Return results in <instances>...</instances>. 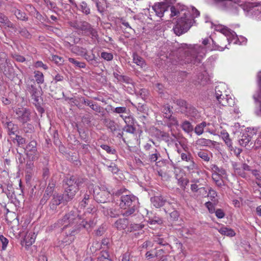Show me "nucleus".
Returning a JSON list of instances; mask_svg holds the SVG:
<instances>
[{
  "label": "nucleus",
  "instance_id": "nucleus-1",
  "mask_svg": "<svg viewBox=\"0 0 261 261\" xmlns=\"http://www.w3.org/2000/svg\"><path fill=\"white\" fill-rule=\"evenodd\" d=\"M59 222L63 226L62 229L66 234L64 238L59 241V246L62 248L72 243L74 239V234L79 229L83 227L88 229L95 225L93 221L88 223L82 218L77 210L66 214Z\"/></svg>",
  "mask_w": 261,
  "mask_h": 261
},
{
  "label": "nucleus",
  "instance_id": "nucleus-2",
  "mask_svg": "<svg viewBox=\"0 0 261 261\" xmlns=\"http://www.w3.org/2000/svg\"><path fill=\"white\" fill-rule=\"evenodd\" d=\"M170 10L171 17L180 16L173 29L174 33L178 36L187 32L194 22V18L200 15L199 12L195 8H187L180 5L171 7Z\"/></svg>",
  "mask_w": 261,
  "mask_h": 261
},
{
  "label": "nucleus",
  "instance_id": "nucleus-3",
  "mask_svg": "<svg viewBox=\"0 0 261 261\" xmlns=\"http://www.w3.org/2000/svg\"><path fill=\"white\" fill-rule=\"evenodd\" d=\"M211 38H205L202 42V45H189L188 49L190 52V55L187 57L186 62L187 63H192L193 64L199 63L201 60L205 57L207 51L213 50H218L223 51L225 48H227L226 45H215L211 47L210 40Z\"/></svg>",
  "mask_w": 261,
  "mask_h": 261
},
{
  "label": "nucleus",
  "instance_id": "nucleus-4",
  "mask_svg": "<svg viewBox=\"0 0 261 261\" xmlns=\"http://www.w3.org/2000/svg\"><path fill=\"white\" fill-rule=\"evenodd\" d=\"M138 198L133 195H123L120 197L119 206L123 216L127 217L133 214L137 208Z\"/></svg>",
  "mask_w": 261,
  "mask_h": 261
},
{
  "label": "nucleus",
  "instance_id": "nucleus-5",
  "mask_svg": "<svg viewBox=\"0 0 261 261\" xmlns=\"http://www.w3.org/2000/svg\"><path fill=\"white\" fill-rule=\"evenodd\" d=\"M225 87L224 84H221L216 87L215 95L217 104L220 106H231L234 105V101L230 96L225 93Z\"/></svg>",
  "mask_w": 261,
  "mask_h": 261
},
{
  "label": "nucleus",
  "instance_id": "nucleus-6",
  "mask_svg": "<svg viewBox=\"0 0 261 261\" xmlns=\"http://www.w3.org/2000/svg\"><path fill=\"white\" fill-rule=\"evenodd\" d=\"M79 190V183L75 178L71 177L67 179L65 188L64 197L66 201L71 200Z\"/></svg>",
  "mask_w": 261,
  "mask_h": 261
},
{
  "label": "nucleus",
  "instance_id": "nucleus-7",
  "mask_svg": "<svg viewBox=\"0 0 261 261\" xmlns=\"http://www.w3.org/2000/svg\"><path fill=\"white\" fill-rule=\"evenodd\" d=\"M14 111L16 117L20 122L25 123L30 121L31 112L29 109L20 107L16 108Z\"/></svg>",
  "mask_w": 261,
  "mask_h": 261
},
{
  "label": "nucleus",
  "instance_id": "nucleus-8",
  "mask_svg": "<svg viewBox=\"0 0 261 261\" xmlns=\"http://www.w3.org/2000/svg\"><path fill=\"white\" fill-rule=\"evenodd\" d=\"M212 28L215 31L220 32L223 34L229 44L230 42L231 36L233 37L234 39L237 38V35L234 32L231 31L222 25L212 24Z\"/></svg>",
  "mask_w": 261,
  "mask_h": 261
},
{
  "label": "nucleus",
  "instance_id": "nucleus-9",
  "mask_svg": "<svg viewBox=\"0 0 261 261\" xmlns=\"http://www.w3.org/2000/svg\"><path fill=\"white\" fill-rule=\"evenodd\" d=\"M36 142L32 141L26 146L25 151L27 155L31 160H35L38 158L39 154L36 148Z\"/></svg>",
  "mask_w": 261,
  "mask_h": 261
},
{
  "label": "nucleus",
  "instance_id": "nucleus-10",
  "mask_svg": "<svg viewBox=\"0 0 261 261\" xmlns=\"http://www.w3.org/2000/svg\"><path fill=\"white\" fill-rule=\"evenodd\" d=\"M94 197L95 200L100 203H105L110 197V193L107 190H100L98 187L93 190Z\"/></svg>",
  "mask_w": 261,
  "mask_h": 261
},
{
  "label": "nucleus",
  "instance_id": "nucleus-11",
  "mask_svg": "<svg viewBox=\"0 0 261 261\" xmlns=\"http://www.w3.org/2000/svg\"><path fill=\"white\" fill-rule=\"evenodd\" d=\"M208 132L211 134L216 135L220 133V135L223 140L225 142L226 145L229 147L230 150L232 149V143L231 140L229 138V134L225 130H222L220 132L219 130H210Z\"/></svg>",
  "mask_w": 261,
  "mask_h": 261
},
{
  "label": "nucleus",
  "instance_id": "nucleus-12",
  "mask_svg": "<svg viewBox=\"0 0 261 261\" xmlns=\"http://www.w3.org/2000/svg\"><path fill=\"white\" fill-rule=\"evenodd\" d=\"M36 237V235L34 232H28L21 242V245L24 246L25 248L28 249L35 242Z\"/></svg>",
  "mask_w": 261,
  "mask_h": 261
},
{
  "label": "nucleus",
  "instance_id": "nucleus-13",
  "mask_svg": "<svg viewBox=\"0 0 261 261\" xmlns=\"http://www.w3.org/2000/svg\"><path fill=\"white\" fill-rule=\"evenodd\" d=\"M152 9L158 16L162 17L167 10V4L165 3H156L152 6Z\"/></svg>",
  "mask_w": 261,
  "mask_h": 261
},
{
  "label": "nucleus",
  "instance_id": "nucleus-14",
  "mask_svg": "<svg viewBox=\"0 0 261 261\" xmlns=\"http://www.w3.org/2000/svg\"><path fill=\"white\" fill-rule=\"evenodd\" d=\"M180 157L182 161L190 163V165L186 167L188 170L191 171L196 168L197 166L193 160V158L190 152L181 153Z\"/></svg>",
  "mask_w": 261,
  "mask_h": 261
},
{
  "label": "nucleus",
  "instance_id": "nucleus-15",
  "mask_svg": "<svg viewBox=\"0 0 261 261\" xmlns=\"http://www.w3.org/2000/svg\"><path fill=\"white\" fill-rule=\"evenodd\" d=\"M217 230L222 235L226 236L227 237H232L236 235V233L232 229L228 228L224 226H222L221 227L217 228Z\"/></svg>",
  "mask_w": 261,
  "mask_h": 261
},
{
  "label": "nucleus",
  "instance_id": "nucleus-16",
  "mask_svg": "<svg viewBox=\"0 0 261 261\" xmlns=\"http://www.w3.org/2000/svg\"><path fill=\"white\" fill-rule=\"evenodd\" d=\"M151 201L155 207H160L163 206L166 200L162 196H155L151 198Z\"/></svg>",
  "mask_w": 261,
  "mask_h": 261
},
{
  "label": "nucleus",
  "instance_id": "nucleus-17",
  "mask_svg": "<svg viewBox=\"0 0 261 261\" xmlns=\"http://www.w3.org/2000/svg\"><path fill=\"white\" fill-rule=\"evenodd\" d=\"M128 221L126 219H119L115 223V227L117 229L121 230L125 229L128 226Z\"/></svg>",
  "mask_w": 261,
  "mask_h": 261
},
{
  "label": "nucleus",
  "instance_id": "nucleus-18",
  "mask_svg": "<svg viewBox=\"0 0 261 261\" xmlns=\"http://www.w3.org/2000/svg\"><path fill=\"white\" fill-rule=\"evenodd\" d=\"M133 62L141 68H145L146 66L144 60L135 53L133 54Z\"/></svg>",
  "mask_w": 261,
  "mask_h": 261
},
{
  "label": "nucleus",
  "instance_id": "nucleus-19",
  "mask_svg": "<svg viewBox=\"0 0 261 261\" xmlns=\"http://www.w3.org/2000/svg\"><path fill=\"white\" fill-rule=\"evenodd\" d=\"M70 50L72 53L76 55L80 56L82 57L84 56V55H85L86 49L82 47H80L78 46H71Z\"/></svg>",
  "mask_w": 261,
  "mask_h": 261
},
{
  "label": "nucleus",
  "instance_id": "nucleus-20",
  "mask_svg": "<svg viewBox=\"0 0 261 261\" xmlns=\"http://www.w3.org/2000/svg\"><path fill=\"white\" fill-rule=\"evenodd\" d=\"M212 170L213 174H216L221 176H226L225 170L221 168H219L217 165H213L212 166Z\"/></svg>",
  "mask_w": 261,
  "mask_h": 261
},
{
  "label": "nucleus",
  "instance_id": "nucleus-21",
  "mask_svg": "<svg viewBox=\"0 0 261 261\" xmlns=\"http://www.w3.org/2000/svg\"><path fill=\"white\" fill-rule=\"evenodd\" d=\"M198 156L204 161L208 162L210 160L211 153L207 150H200L197 153Z\"/></svg>",
  "mask_w": 261,
  "mask_h": 261
},
{
  "label": "nucleus",
  "instance_id": "nucleus-22",
  "mask_svg": "<svg viewBox=\"0 0 261 261\" xmlns=\"http://www.w3.org/2000/svg\"><path fill=\"white\" fill-rule=\"evenodd\" d=\"M225 177V176H220L219 175L212 173V178L213 180L215 182L216 184L219 187H221L223 185V181L222 179Z\"/></svg>",
  "mask_w": 261,
  "mask_h": 261
},
{
  "label": "nucleus",
  "instance_id": "nucleus-23",
  "mask_svg": "<svg viewBox=\"0 0 261 261\" xmlns=\"http://www.w3.org/2000/svg\"><path fill=\"white\" fill-rule=\"evenodd\" d=\"M211 140L204 138L198 139L195 142L196 144L199 146H208L211 143Z\"/></svg>",
  "mask_w": 261,
  "mask_h": 261
},
{
  "label": "nucleus",
  "instance_id": "nucleus-24",
  "mask_svg": "<svg viewBox=\"0 0 261 261\" xmlns=\"http://www.w3.org/2000/svg\"><path fill=\"white\" fill-rule=\"evenodd\" d=\"M233 167L234 170V172L236 174L243 177H246V174L240 165H238L235 163L233 164Z\"/></svg>",
  "mask_w": 261,
  "mask_h": 261
},
{
  "label": "nucleus",
  "instance_id": "nucleus-25",
  "mask_svg": "<svg viewBox=\"0 0 261 261\" xmlns=\"http://www.w3.org/2000/svg\"><path fill=\"white\" fill-rule=\"evenodd\" d=\"M181 127L185 132L188 133L192 132L193 129V126L192 125L191 123L188 121H185L182 123Z\"/></svg>",
  "mask_w": 261,
  "mask_h": 261
},
{
  "label": "nucleus",
  "instance_id": "nucleus-26",
  "mask_svg": "<svg viewBox=\"0 0 261 261\" xmlns=\"http://www.w3.org/2000/svg\"><path fill=\"white\" fill-rule=\"evenodd\" d=\"M206 126V123L203 122L197 125L195 128V133L197 135H200L203 133L204 128Z\"/></svg>",
  "mask_w": 261,
  "mask_h": 261
},
{
  "label": "nucleus",
  "instance_id": "nucleus-27",
  "mask_svg": "<svg viewBox=\"0 0 261 261\" xmlns=\"http://www.w3.org/2000/svg\"><path fill=\"white\" fill-rule=\"evenodd\" d=\"M68 61L75 67L82 68H85L86 67V64L84 62L78 61L72 58H69Z\"/></svg>",
  "mask_w": 261,
  "mask_h": 261
},
{
  "label": "nucleus",
  "instance_id": "nucleus-28",
  "mask_svg": "<svg viewBox=\"0 0 261 261\" xmlns=\"http://www.w3.org/2000/svg\"><path fill=\"white\" fill-rule=\"evenodd\" d=\"M247 39L242 37L240 36L239 38L237 36V38H236V39H234V38L232 36H231V40L230 43L231 42H233L234 44H245L246 42Z\"/></svg>",
  "mask_w": 261,
  "mask_h": 261
},
{
  "label": "nucleus",
  "instance_id": "nucleus-29",
  "mask_svg": "<svg viewBox=\"0 0 261 261\" xmlns=\"http://www.w3.org/2000/svg\"><path fill=\"white\" fill-rule=\"evenodd\" d=\"M163 116L165 118H170L172 116V111L169 106H164L162 109Z\"/></svg>",
  "mask_w": 261,
  "mask_h": 261
},
{
  "label": "nucleus",
  "instance_id": "nucleus-30",
  "mask_svg": "<svg viewBox=\"0 0 261 261\" xmlns=\"http://www.w3.org/2000/svg\"><path fill=\"white\" fill-rule=\"evenodd\" d=\"M0 22L2 23L4 26L8 27H12V24L9 21L7 17L4 14L0 13Z\"/></svg>",
  "mask_w": 261,
  "mask_h": 261
},
{
  "label": "nucleus",
  "instance_id": "nucleus-31",
  "mask_svg": "<svg viewBox=\"0 0 261 261\" xmlns=\"http://www.w3.org/2000/svg\"><path fill=\"white\" fill-rule=\"evenodd\" d=\"M35 77L37 83L42 84L44 82V76L42 72L38 71H35Z\"/></svg>",
  "mask_w": 261,
  "mask_h": 261
},
{
  "label": "nucleus",
  "instance_id": "nucleus-32",
  "mask_svg": "<svg viewBox=\"0 0 261 261\" xmlns=\"http://www.w3.org/2000/svg\"><path fill=\"white\" fill-rule=\"evenodd\" d=\"M109 254L106 251L101 252L100 255L98 256L97 261H109Z\"/></svg>",
  "mask_w": 261,
  "mask_h": 261
},
{
  "label": "nucleus",
  "instance_id": "nucleus-33",
  "mask_svg": "<svg viewBox=\"0 0 261 261\" xmlns=\"http://www.w3.org/2000/svg\"><path fill=\"white\" fill-rule=\"evenodd\" d=\"M147 222L150 225H155L156 224H161L162 223V219L156 216L152 218H149Z\"/></svg>",
  "mask_w": 261,
  "mask_h": 261
},
{
  "label": "nucleus",
  "instance_id": "nucleus-34",
  "mask_svg": "<svg viewBox=\"0 0 261 261\" xmlns=\"http://www.w3.org/2000/svg\"><path fill=\"white\" fill-rule=\"evenodd\" d=\"M79 9L85 14H88L90 13V9L88 7L87 4L84 2H82L80 5Z\"/></svg>",
  "mask_w": 261,
  "mask_h": 261
},
{
  "label": "nucleus",
  "instance_id": "nucleus-35",
  "mask_svg": "<svg viewBox=\"0 0 261 261\" xmlns=\"http://www.w3.org/2000/svg\"><path fill=\"white\" fill-rule=\"evenodd\" d=\"M90 195L89 194H85L83 199L80 202V206L81 207H85L89 202Z\"/></svg>",
  "mask_w": 261,
  "mask_h": 261
},
{
  "label": "nucleus",
  "instance_id": "nucleus-36",
  "mask_svg": "<svg viewBox=\"0 0 261 261\" xmlns=\"http://www.w3.org/2000/svg\"><path fill=\"white\" fill-rule=\"evenodd\" d=\"M63 199V198L61 195H54L52 200V203L54 205H58L61 203Z\"/></svg>",
  "mask_w": 261,
  "mask_h": 261
},
{
  "label": "nucleus",
  "instance_id": "nucleus-37",
  "mask_svg": "<svg viewBox=\"0 0 261 261\" xmlns=\"http://www.w3.org/2000/svg\"><path fill=\"white\" fill-rule=\"evenodd\" d=\"M84 103L89 106L92 110L95 111L96 112H100V107L97 106V105L93 103V102L88 100L87 101L85 100Z\"/></svg>",
  "mask_w": 261,
  "mask_h": 261
},
{
  "label": "nucleus",
  "instance_id": "nucleus-38",
  "mask_svg": "<svg viewBox=\"0 0 261 261\" xmlns=\"http://www.w3.org/2000/svg\"><path fill=\"white\" fill-rule=\"evenodd\" d=\"M15 14L17 18L20 20H24L27 19L25 14L19 10H16Z\"/></svg>",
  "mask_w": 261,
  "mask_h": 261
},
{
  "label": "nucleus",
  "instance_id": "nucleus-39",
  "mask_svg": "<svg viewBox=\"0 0 261 261\" xmlns=\"http://www.w3.org/2000/svg\"><path fill=\"white\" fill-rule=\"evenodd\" d=\"M0 242L2 244L3 250H5L9 243L8 240L3 235H0Z\"/></svg>",
  "mask_w": 261,
  "mask_h": 261
},
{
  "label": "nucleus",
  "instance_id": "nucleus-40",
  "mask_svg": "<svg viewBox=\"0 0 261 261\" xmlns=\"http://www.w3.org/2000/svg\"><path fill=\"white\" fill-rule=\"evenodd\" d=\"M189 181L186 178H180L178 180V184L183 189H185Z\"/></svg>",
  "mask_w": 261,
  "mask_h": 261
},
{
  "label": "nucleus",
  "instance_id": "nucleus-41",
  "mask_svg": "<svg viewBox=\"0 0 261 261\" xmlns=\"http://www.w3.org/2000/svg\"><path fill=\"white\" fill-rule=\"evenodd\" d=\"M101 57L107 61H111L113 58V56L111 53L107 52H102L101 54Z\"/></svg>",
  "mask_w": 261,
  "mask_h": 261
},
{
  "label": "nucleus",
  "instance_id": "nucleus-42",
  "mask_svg": "<svg viewBox=\"0 0 261 261\" xmlns=\"http://www.w3.org/2000/svg\"><path fill=\"white\" fill-rule=\"evenodd\" d=\"M168 122H167L169 126L171 127L172 126H176L178 125V121L176 118L173 117H171L170 118H167Z\"/></svg>",
  "mask_w": 261,
  "mask_h": 261
},
{
  "label": "nucleus",
  "instance_id": "nucleus-43",
  "mask_svg": "<svg viewBox=\"0 0 261 261\" xmlns=\"http://www.w3.org/2000/svg\"><path fill=\"white\" fill-rule=\"evenodd\" d=\"M120 117L124 120L126 125H130L133 123V118L130 116H126L123 115H121Z\"/></svg>",
  "mask_w": 261,
  "mask_h": 261
},
{
  "label": "nucleus",
  "instance_id": "nucleus-44",
  "mask_svg": "<svg viewBox=\"0 0 261 261\" xmlns=\"http://www.w3.org/2000/svg\"><path fill=\"white\" fill-rule=\"evenodd\" d=\"M85 59L88 62H92L95 59V56L94 54L92 53L90 55H88L87 54V50H86L85 55L83 56Z\"/></svg>",
  "mask_w": 261,
  "mask_h": 261
},
{
  "label": "nucleus",
  "instance_id": "nucleus-45",
  "mask_svg": "<svg viewBox=\"0 0 261 261\" xmlns=\"http://www.w3.org/2000/svg\"><path fill=\"white\" fill-rule=\"evenodd\" d=\"M101 147L103 150H106L108 153L115 154V153L116 152V150L114 149L111 148L109 146L107 145H101Z\"/></svg>",
  "mask_w": 261,
  "mask_h": 261
},
{
  "label": "nucleus",
  "instance_id": "nucleus-46",
  "mask_svg": "<svg viewBox=\"0 0 261 261\" xmlns=\"http://www.w3.org/2000/svg\"><path fill=\"white\" fill-rule=\"evenodd\" d=\"M250 139L246 136L240 139L239 142L240 145L242 146H246L249 142Z\"/></svg>",
  "mask_w": 261,
  "mask_h": 261
},
{
  "label": "nucleus",
  "instance_id": "nucleus-47",
  "mask_svg": "<svg viewBox=\"0 0 261 261\" xmlns=\"http://www.w3.org/2000/svg\"><path fill=\"white\" fill-rule=\"evenodd\" d=\"M108 169L109 171L113 173H116L118 171V168L113 163H111V164L108 166Z\"/></svg>",
  "mask_w": 261,
  "mask_h": 261
},
{
  "label": "nucleus",
  "instance_id": "nucleus-48",
  "mask_svg": "<svg viewBox=\"0 0 261 261\" xmlns=\"http://www.w3.org/2000/svg\"><path fill=\"white\" fill-rule=\"evenodd\" d=\"M108 127L112 132H115L117 130V126L113 121H110L107 124Z\"/></svg>",
  "mask_w": 261,
  "mask_h": 261
},
{
  "label": "nucleus",
  "instance_id": "nucleus-49",
  "mask_svg": "<svg viewBox=\"0 0 261 261\" xmlns=\"http://www.w3.org/2000/svg\"><path fill=\"white\" fill-rule=\"evenodd\" d=\"M160 156V154L155 150V152L149 156V160L151 162H155Z\"/></svg>",
  "mask_w": 261,
  "mask_h": 261
},
{
  "label": "nucleus",
  "instance_id": "nucleus-50",
  "mask_svg": "<svg viewBox=\"0 0 261 261\" xmlns=\"http://www.w3.org/2000/svg\"><path fill=\"white\" fill-rule=\"evenodd\" d=\"M126 111H127L126 108L124 107H117L114 110V112L118 113V114L126 113Z\"/></svg>",
  "mask_w": 261,
  "mask_h": 261
},
{
  "label": "nucleus",
  "instance_id": "nucleus-51",
  "mask_svg": "<svg viewBox=\"0 0 261 261\" xmlns=\"http://www.w3.org/2000/svg\"><path fill=\"white\" fill-rule=\"evenodd\" d=\"M124 130L127 133L133 134L135 130V128L132 126V124L130 125H126V126L124 127Z\"/></svg>",
  "mask_w": 261,
  "mask_h": 261
},
{
  "label": "nucleus",
  "instance_id": "nucleus-52",
  "mask_svg": "<svg viewBox=\"0 0 261 261\" xmlns=\"http://www.w3.org/2000/svg\"><path fill=\"white\" fill-rule=\"evenodd\" d=\"M53 61H55V62L57 64H61L63 62V60L62 58L60 57L57 55H53L52 56Z\"/></svg>",
  "mask_w": 261,
  "mask_h": 261
},
{
  "label": "nucleus",
  "instance_id": "nucleus-53",
  "mask_svg": "<svg viewBox=\"0 0 261 261\" xmlns=\"http://www.w3.org/2000/svg\"><path fill=\"white\" fill-rule=\"evenodd\" d=\"M205 206L207 208L208 211L211 213L215 212V208L213 204L211 202H207L205 203Z\"/></svg>",
  "mask_w": 261,
  "mask_h": 261
},
{
  "label": "nucleus",
  "instance_id": "nucleus-54",
  "mask_svg": "<svg viewBox=\"0 0 261 261\" xmlns=\"http://www.w3.org/2000/svg\"><path fill=\"white\" fill-rule=\"evenodd\" d=\"M216 217L219 219L223 218L225 216V213L221 209H217L215 212Z\"/></svg>",
  "mask_w": 261,
  "mask_h": 261
},
{
  "label": "nucleus",
  "instance_id": "nucleus-55",
  "mask_svg": "<svg viewBox=\"0 0 261 261\" xmlns=\"http://www.w3.org/2000/svg\"><path fill=\"white\" fill-rule=\"evenodd\" d=\"M207 196L210 197L212 200H213V199L215 198V197L217 196L216 192L214 190L210 189L209 190Z\"/></svg>",
  "mask_w": 261,
  "mask_h": 261
},
{
  "label": "nucleus",
  "instance_id": "nucleus-56",
  "mask_svg": "<svg viewBox=\"0 0 261 261\" xmlns=\"http://www.w3.org/2000/svg\"><path fill=\"white\" fill-rule=\"evenodd\" d=\"M252 173L255 177L256 179L261 181V174L258 171L256 170H252Z\"/></svg>",
  "mask_w": 261,
  "mask_h": 261
},
{
  "label": "nucleus",
  "instance_id": "nucleus-57",
  "mask_svg": "<svg viewBox=\"0 0 261 261\" xmlns=\"http://www.w3.org/2000/svg\"><path fill=\"white\" fill-rule=\"evenodd\" d=\"M55 186V184L54 182H50L47 187L46 192L50 194L51 193Z\"/></svg>",
  "mask_w": 261,
  "mask_h": 261
},
{
  "label": "nucleus",
  "instance_id": "nucleus-58",
  "mask_svg": "<svg viewBox=\"0 0 261 261\" xmlns=\"http://www.w3.org/2000/svg\"><path fill=\"white\" fill-rule=\"evenodd\" d=\"M89 31L93 38H97L98 37L96 30L93 28H90Z\"/></svg>",
  "mask_w": 261,
  "mask_h": 261
},
{
  "label": "nucleus",
  "instance_id": "nucleus-59",
  "mask_svg": "<svg viewBox=\"0 0 261 261\" xmlns=\"http://www.w3.org/2000/svg\"><path fill=\"white\" fill-rule=\"evenodd\" d=\"M35 66L36 67H43L44 69H47V66L44 64L41 61L36 62L35 63Z\"/></svg>",
  "mask_w": 261,
  "mask_h": 261
},
{
  "label": "nucleus",
  "instance_id": "nucleus-60",
  "mask_svg": "<svg viewBox=\"0 0 261 261\" xmlns=\"http://www.w3.org/2000/svg\"><path fill=\"white\" fill-rule=\"evenodd\" d=\"M14 58L17 61L23 62L25 61V58L21 56L16 55L14 56Z\"/></svg>",
  "mask_w": 261,
  "mask_h": 261
},
{
  "label": "nucleus",
  "instance_id": "nucleus-61",
  "mask_svg": "<svg viewBox=\"0 0 261 261\" xmlns=\"http://www.w3.org/2000/svg\"><path fill=\"white\" fill-rule=\"evenodd\" d=\"M253 12H256L255 14L260 15V18L261 19V7L260 6H256L253 8Z\"/></svg>",
  "mask_w": 261,
  "mask_h": 261
},
{
  "label": "nucleus",
  "instance_id": "nucleus-62",
  "mask_svg": "<svg viewBox=\"0 0 261 261\" xmlns=\"http://www.w3.org/2000/svg\"><path fill=\"white\" fill-rule=\"evenodd\" d=\"M154 241L156 242V243L162 245H165L167 244V243L164 242V240L162 239L156 238L154 239Z\"/></svg>",
  "mask_w": 261,
  "mask_h": 261
},
{
  "label": "nucleus",
  "instance_id": "nucleus-63",
  "mask_svg": "<svg viewBox=\"0 0 261 261\" xmlns=\"http://www.w3.org/2000/svg\"><path fill=\"white\" fill-rule=\"evenodd\" d=\"M129 259L130 254L128 252H126L122 255L121 261H129Z\"/></svg>",
  "mask_w": 261,
  "mask_h": 261
},
{
  "label": "nucleus",
  "instance_id": "nucleus-64",
  "mask_svg": "<svg viewBox=\"0 0 261 261\" xmlns=\"http://www.w3.org/2000/svg\"><path fill=\"white\" fill-rule=\"evenodd\" d=\"M114 76H115L116 78H117V79H118V80H119V77H120V78H122V79H123V80H124V81H125V82H126V83H129V82H128L129 79H128V78H127V77H124V76H120V75H119L117 73H114Z\"/></svg>",
  "mask_w": 261,
  "mask_h": 261
}]
</instances>
